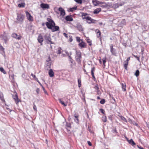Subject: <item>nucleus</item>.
Masks as SVG:
<instances>
[{"mask_svg":"<svg viewBox=\"0 0 149 149\" xmlns=\"http://www.w3.org/2000/svg\"><path fill=\"white\" fill-rule=\"evenodd\" d=\"M24 18L25 16L23 14L17 13L16 22L18 23L22 24L23 23Z\"/></svg>","mask_w":149,"mask_h":149,"instance_id":"f257e3e1","label":"nucleus"},{"mask_svg":"<svg viewBox=\"0 0 149 149\" xmlns=\"http://www.w3.org/2000/svg\"><path fill=\"white\" fill-rule=\"evenodd\" d=\"M76 56L75 57L76 60L79 64L81 63V52L79 51H76Z\"/></svg>","mask_w":149,"mask_h":149,"instance_id":"f03ea898","label":"nucleus"},{"mask_svg":"<svg viewBox=\"0 0 149 149\" xmlns=\"http://www.w3.org/2000/svg\"><path fill=\"white\" fill-rule=\"evenodd\" d=\"M44 37L48 43L50 44H52L53 43L51 40V39L50 37V35L46 34L45 35Z\"/></svg>","mask_w":149,"mask_h":149,"instance_id":"7ed1b4c3","label":"nucleus"},{"mask_svg":"<svg viewBox=\"0 0 149 149\" xmlns=\"http://www.w3.org/2000/svg\"><path fill=\"white\" fill-rule=\"evenodd\" d=\"M15 95H13L12 97L13 99H14L16 104H18L19 102H20V100L19 99L18 95L17 93L15 92Z\"/></svg>","mask_w":149,"mask_h":149,"instance_id":"20e7f679","label":"nucleus"},{"mask_svg":"<svg viewBox=\"0 0 149 149\" xmlns=\"http://www.w3.org/2000/svg\"><path fill=\"white\" fill-rule=\"evenodd\" d=\"M81 17L83 19H86L87 20H88V18H90L91 17H89L88 15V14L86 13H81Z\"/></svg>","mask_w":149,"mask_h":149,"instance_id":"39448f33","label":"nucleus"},{"mask_svg":"<svg viewBox=\"0 0 149 149\" xmlns=\"http://www.w3.org/2000/svg\"><path fill=\"white\" fill-rule=\"evenodd\" d=\"M47 28L49 29H52V28L53 26H54L55 25H54L53 23H50L49 22H46L45 23Z\"/></svg>","mask_w":149,"mask_h":149,"instance_id":"423d86ee","label":"nucleus"},{"mask_svg":"<svg viewBox=\"0 0 149 149\" xmlns=\"http://www.w3.org/2000/svg\"><path fill=\"white\" fill-rule=\"evenodd\" d=\"M26 13L28 19L30 21H33V18L30 14L28 11H26Z\"/></svg>","mask_w":149,"mask_h":149,"instance_id":"0eeeda50","label":"nucleus"},{"mask_svg":"<svg viewBox=\"0 0 149 149\" xmlns=\"http://www.w3.org/2000/svg\"><path fill=\"white\" fill-rule=\"evenodd\" d=\"M11 36L17 39L18 40H20L21 39V36H20L17 35L15 33H13L11 35Z\"/></svg>","mask_w":149,"mask_h":149,"instance_id":"6e6552de","label":"nucleus"},{"mask_svg":"<svg viewBox=\"0 0 149 149\" xmlns=\"http://www.w3.org/2000/svg\"><path fill=\"white\" fill-rule=\"evenodd\" d=\"M58 10L60 12L61 15L64 16L65 14V10L62 7H60L58 9Z\"/></svg>","mask_w":149,"mask_h":149,"instance_id":"1a4fd4ad","label":"nucleus"},{"mask_svg":"<svg viewBox=\"0 0 149 149\" xmlns=\"http://www.w3.org/2000/svg\"><path fill=\"white\" fill-rule=\"evenodd\" d=\"M40 7L43 9H48L49 8V6L48 4L44 3L40 4Z\"/></svg>","mask_w":149,"mask_h":149,"instance_id":"9d476101","label":"nucleus"},{"mask_svg":"<svg viewBox=\"0 0 149 149\" xmlns=\"http://www.w3.org/2000/svg\"><path fill=\"white\" fill-rule=\"evenodd\" d=\"M38 42L41 43V45H42V42L43 41V39L42 36L40 34L38 36Z\"/></svg>","mask_w":149,"mask_h":149,"instance_id":"9b49d317","label":"nucleus"},{"mask_svg":"<svg viewBox=\"0 0 149 149\" xmlns=\"http://www.w3.org/2000/svg\"><path fill=\"white\" fill-rule=\"evenodd\" d=\"M59 29V28L58 26H53L52 28V29H51L52 32H54L57 31H58Z\"/></svg>","mask_w":149,"mask_h":149,"instance_id":"f8f14e48","label":"nucleus"},{"mask_svg":"<svg viewBox=\"0 0 149 149\" xmlns=\"http://www.w3.org/2000/svg\"><path fill=\"white\" fill-rule=\"evenodd\" d=\"M1 38L3 40L5 43H6L8 40V38L5 35H2L1 36Z\"/></svg>","mask_w":149,"mask_h":149,"instance_id":"ddd939ff","label":"nucleus"},{"mask_svg":"<svg viewBox=\"0 0 149 149\" xmlns=\"http://www.w3.org/2000/svg\"><path fill=\"white\" fill-rule=\"evenodd\" d=\"M65 20L67 21H72L73 20V19L71 15H68L65 17Z\"/></svg>","mask_w":149,"mask_h":149,"instance_id":"4468645a","label":"nucleus"},{"mask_svg":"<svg viewBox=\"0 0 149 149\" xmlns=\"http://www.w3.org/2000/svg\"><path fill=\"white\" fill-rule=\"evenodd\" d=\"M88 20H90V22L87 21V22L89 24H90L91 23H95V22L96 20L94 19H93L91 18V17L90 18H88Z\"/></svg>","mask_w":149,"mask_h":149,"instance_id":"2eb2a0df","label":"nucleus"},{"mask_svg":"<svg viewBox=\"0 0 149 149\" xmlns=\"http://www.w3.org/2000/svg\"><path fill=\"white\" fill-rule=\"evenodd\" d=\"M81 42L79 43L78 45L79 46L81 47V48H84L86 46V43L84 42L82 40H81Z\"/></svg>","mask_w":149,"mask_h":149,"instance_id":"dca6fc26","label":"nucleus"},{"mask_svg":"<svg viewBox=\"0 0 149 149\" xmlns=\"http://www.w3.org/2000/svg\"><path fill=\"white\" fill-rule=\"evenodd\" d=\"M74 116L75 118H74V121L76 123H78L79 122V120L78 119V118L79 117V115H78L77 114H74Z\"/></svg>","mask_w":149,"mask_h":149,"instance_id":"f3484780","label":"nucleus"},{"mask_svg":"<svg viewBox=\"0 0 149 149\" xmlns=\"http://www.w3.org/2000/svg\"><path fill=\"white\" fill-rule=\"evenodd\" d=\"M95 31L97 34V37L98 38H100L101 34V33L100 31L99 30L97 29L95 30Z\"/></svg>","mask_w":149,"mask_h":149,"instance_id":"a211bd4d","label":"nucleus"},{"mask_svg":"<svg viewBox=\"0 0 149 149\" xmlns=\"http://www.w3.org/2000/svg\"><path fill=\"white\" fill-rule=\"evenodd\" d=\"M110 51L112 54L115 55L116 54V53L115 52V50L113 48L112 45L110 46Z\"/></svg>","mask_w":149,"mask_h":149,"instance_id":"6ab92c4d","label":"nucleus"},{"mask_svg":"<svg viewBox=\"0 0 149 149\" xmlns=\"http://www.w3.org/2000/svg\"><path fill=\"white\" fill-rule=\"evenodd\" d=\"M101 11V9L100 8H97L94 10L93 11V13L94 14H97L100 12Z\"/></svg>","mask_w":149,"mask_h":149,"instance_id":"aec40b11","label":"nucleus"},{"mask_svg":"<svg viewBox=\"0 0 149 149\" xmlns=\"http://www.w3.org/2000/svg\"><path fill=\"white\" fill-rule=\"evenodd\" d=\"M49 76L51 77H52L54 76V73L52 69H51L49 70Z\"/></svg>","mask_w":149,"mask_h":149,"instance_id":"412c9836","label":"nucleus"},{"mask_svg":"<svg viewBox=\"0 0 149 149\" xmlns=\"http://www.w3.org/2000/svg\"><path fill=\"white\" fill-rule=\"evenodd\" d=\"M66 126L67 127V129L68 131H70V129L71 127L70 124L67 122L66 124Z\"/></svg>","mask_w":149,"mask_h":149,"instance_id":"4be33fe9","label":"nucleus"},{"mask_svg":"<svg viewBox=\"0 0 149 149\" xmlns=\"http://www.w3.org/2000/svg\"><path fill=\"white\" fill-rule=\"evenodd\" d=\"M77 28L80 31H83V29H82V26L80 25H77Z\"/></svg>","mask_w":149,"mask_h":149,"instance_id":"5701e85b","label":"nucleus"},{"mask_svg":"<svg viewBox=\"0 0 149 149\" xmlns=\"http://www.w3.org/2000/svg\"><path fill=\"white\" fill-rule=\"evenodd\" d=\"M121 86L123 91H125L126 90V86L125 84V83H122Z\"/></svg>","mask_w":149,"mask_h":149,"instance_id":"b1692460","label":"nucleus"},{"mask_svg":"<svg viewBox=\"0 0 149 149\" xmlns=\"http://www.w3.org/2000/svg\"><path fill=\"white\" fill-rule=\"evenodd\" d=\"M93 3V5L95 6H97V5H99V1L95 0H93L92 1Z\"/></svg>","mask_w":149,"mask_h":149,"instance_id":"393cba45","label":"nucleus"},{"mask_svg":"<svg viewBox=\"0 0 149 149\" xmlns=\"http://www.w3.org/2000/svg\"><path fill=\"white\" fill-rule=\"evenodd\" d=\"M129 143L132 146L135 145H136L135 143L133 141L132 139H131L129 141Z\"/></svg>","mask_w":149,"mask_h":149,"instance_id":"a878e982","label":"nucleus"},{"mask_svg":"<svg viewBox=\"0 0 149 149\" xmlns=\"http://www.w3.org/2000/svg\"><path fill=\"white\" fill-rule=\"evenodd\" d=\"M47 21H48V22H49V23H53V24L54 25H55V24L54 21L51 19L50 18H48L47 19Z\"/></svg>","mask_w":149,"mask_h":149,"instance_id":"bb28decb","label":"nucleus"},{"mask_svg":"<svg viewBox=\"0 0 149 149\" xmlns=\"http://www.w3.org/2000/svg\"><path fill=\"white\" fill-rule=\"evenodd\" d=\"M0 99L3 102H5V100L3 98V93L1 92L0 93Z\"/></svg>","mask_w":149,"mask_h":149,"instance_id":"cd10ccee","label":"nucleus"},{"mask_svg":"<svg viewBox=\"0 0 149 149\" xmlns=\"http://www.w3.org/2000/svg\"><path fill=\"white\" fill-rule=\"evenodd\" d=\"M58 100L59 101L60 103L62 105L64 106L65 107L67 106V104H65L63 101L61 100V99H58Z\"/></svg>","mask_w":149,"mask_h":149,"instance_id":"c85d7f7f","label":"nucleus"},{"mask_svg":"<svg viewBox=\"0 0 149 149\" xmlns=\"http://www.w3.org/2000/svg\"><path fill=\"white\" fill-rule=\"evenodd\" d=\"M0 71L4 74H6L7 73L5 71L4 69L2 67L0 68Z\"/></svg>","mask_w":149,"mask_h":149,"instance_id":"c756f323","label":"nucleus"},{"mask_svg":"<svg viewBox=\"0 0 149 149\" xmlns=\"http://www.w3.org/2000/svg\"><path fill=\"white\" fill-rule=\"evenodd\" d=\"M81 79H78V86L79 87H80L81 86Z\"/></svg>","mask_w":149,"mask_h":149,"instance_id":"7c9ffc66","label":"nucleus"},{"mask_svg":"<svg viewBox=\"0 0 149 149\" xmlns=\"http://www.w3.org/2000/svg\"><path fill=\"white\" fill-rule=\"evenodd\" d=\"M95 68L94 67H93V68H91V74L92 76H93L94 75V72L95 71Z\"/></svg>","mask_w":149,"mask_h":149,"instance_id":"2f4dec72","label":"nucleus"},{"mask_svg":"<svg viewBox=\"0 0 149 149\" xmlns=\"http://www.w3.org/2000/svg\"><path fill=\"white\" fill-rule=\"evenodd\" d=\"M77 9V6L74 7H73L71 8H70L69 9V11L70 12H72L74 10H76Z\"/></svg>","mask_w":149,"mask_h":149,"instance_id":"473e14b6","label":"nucleus"},{"mask_svg":"<svg viewBox=\"0 0 149 149\" xmlns=\"http://www.w3.org/2000/svg\"><path fill=\"white\" fill-rule=\"evenodd\" d=\"M125 63L124 64V67L125 69H126V70H127V66L128 65V62H126V61H125Z\"/></svg>","mask_w":149,"mask_h":149,"instance_id":"72a5a7b5","label":"nucleus"},{"mask_svg":"<svg viewBox=\"0 0 149 149\" xmlns=\"http://www.w3.org/2000/svg\"><path fill=\"white\" fill-rule=\"evenodd\" d=\"M102 120L104 122H106L107 121V118L106 116H103L102 117Z\"/></svg>","mask_w":149,"mask_h":149,"instance_id":"f704fd0d","label":"nucleus"},{"mask_svg":"<svg viewBox=\"0 0 149 149\" xmlns=\"http://www.w3.org/2000/svg\"><path fill=\"white\" fill-rule=\"evenodd\" d=\"M139 72L138 70H137L135 73L134 75L137 77L139 76Z\"/></svg>","mask_w":149,"mask_h":149,"instance_id":"c9c22d12","label":"nucleus"},{"mask_svg":"<svg viewBox=\"0 0 149 149\" xmlns=\"http://www.w3.org/2000/svg\"><path fill=\"white\" fill-rule=\"evenodd\" d=\"M25 4L24 3H22L21 4H19L18 5V7L19 8L24 7Z\"/></svg>","mask_w":149,"mask_h":149,"instance_id":"e433bc0d","label":"nucleus"},{"mask_svg":"<svg viewBox=\"0 0 149 149\" xmlns=\"http://www.w3.org/2000/svg\"><path fill=\"white\" fill-rule=\"evenodd\" d=\"M74 1L78 3L81 4L82 2V0H74Z\"/></svg>","mask_w":149,"mask_h":149,"instance_id":"4c0bfd02","label":"nucleus"},{"mask_svg":"<svg viewBox=\"0 0 149 149\" xmlns=\"http://www.w3.org/2000/svg\"><path fill=\"white\" fill-rule=\"evenodd\" d=\"M128 121L131 124H132V123H135V121H132L131 120V119L130 118H129L128 119Z\"/></svg>","mask_w":149,"mask_h":149,"instance_id":"58836bf2","label":"nucleus"},{"mask_svg":"<svg viewBox=\"0 0 149 149\" xmlns=\"http://www.w3.org/2000/svg\"><path fill=\"white\" fill-rule=\"evenodd\" d=\"M51 61L48 62L47 63V66H48L49 68H50L51 65Z\"/></svg>","mask_w":149,"mask_h":149,"instance_id":"ea45409f","label":"nucleus"},{"mask_svg":"<svg viewBox=\"0 0 149 149\" xmlns=\"http://www.w3.org/2000/svg\"><path fill=\"white\" fill-rule=\"evenodd\" d=\"M105 102V100L104 99H102L100 102V103L102 104H104Z\"/></svg>","mask_w":149,"mask_h":149,"instance_id":"a19ab883","label":"nucleus"},{"mask_svg":"<svg viewBox=\"0 0 149 149\" xmlns=\"http://www.w3.org/2000/svg\"><path fill=\"white\" fill-rule=\"evenodd\" d=\"M100 111L103 114L105 115V111L102 109H100Z\"/></svg>","mask_w":149,"mask_h":149,"instance_id":"79ce46f5","label":"nucleus"},{"mask_svg":"<svg viewBox=\"0 0 149 149\" xmlns=\"http://www.w3.org/2000/svg\"><path fill=\"white\" fill-rule=\"evenodd\" d=\"M121 118L122 120L125 121L126 122H127V121L126 118L122 116H121Z\"/></svg>","mask_w":149,"mask_h":149,"instance_id":"37998d69","label":"nucleus"},{"mask_svg":"<svg viewBox=\"0 0 149 149\" xmlns=\"http://www.w3.org/2000/svg\"><path fill=\"white\" fill-rule=\"evenodd\" d=\"M132 55L135 58H137V60L138 61H140V59L139 57H138L137 56L135 55L134 54H132Z\"/></svg>","mask_w":149,"mask_h":149,"instance_id":"c03bdc74","label":"nucleus"},{"mask_svg":"<svg viewBox=\"0 0 149 149\" xmlns=\"http://www.w3.org/2000/svg\"><path fill=\"white\" fill-rule=\"evenodd\" d=\"M0 50H1L3 51H4V49L3 48V47L0 44Z\"/></svg>","mask_w":149,"mask_h":149,"instance_id":"a18cd8bd","label":"nucleus"},{"mask_svg":"<svg viewBox=\"0 0 149 149\" xmlns=\"http://www.w3.org/2000/svg\"><path fill=\"white\" fill-rule=\"evenodd\" d=\"M41 87H42V89H43V90L44 91L45 93L46 94H47V91L45 90L44 87L42 85V86H41Z\"/></svg>","mask_w":149,"mask_h":149,"instance_id":"49530a36","label":"nucleus"},{"mask_svg":"<svg viewBox=\"0 0 149 149\" xmlns=\"http://www.w3.org/2000/svg\"><path fill=\"white\" fill-rule=\"evenodd\" d=\"M76 39L77 40L78 42H80V39L79 37H76Z\"/></svg>","mask_w":149,"mask_h":149,"instance_id":"de8ad7c7","label":"nucleus"},{"mask_svg":"<svg viewBox=\"0 0 149 149\" xmlns=\"http://www.w3.org/2000/svg\"><path fill=\"white\" fill-rule=\"evenodd\" d=\"M50 61H51V59H50V56H48V58L46 60V62H50Z\"/></svg>","mask_w":149,"mask_h":149,"instance_id":"09e8293b","label":"nucleus"},{"mask_svg":"<svg viewBox=\"0 0 149 149\" xmlns=\"http://www.w3.org/2000/svg\"><path fill=\"white\" fill-rule=\"evenodd\" d=\"M35 80L38 82V83L41 86H42V84L40 82V81L38 80V78H36Z\"/></svg>","mask_w":149,"mask_h":149,"instance_id":"8fccbe9b","label":"nucleus"},{"mask_svg":"<svg viewBox=\"0 0 149 149\" xmlns=\"http://www.w3.org/2000/svg\"><path fill=\"white\" fill-rule=\"evenodd\" d=\"M33 109L34 110L36 111L37 110V108H36V106L34 104H33Z\"/></svg>","mask_w":149,"mask_h":149,"instance_id":"3c124183","label":"nucleus"},{"mask_svg":"<svg viewBox=\"0 0 149 149\" xmlns=\"http://www.w3.org/2000/svg\"><path fill=\"white\" fill-rule=\"evenodd\" d=\"M31 75L35 79V80L36 79V78H37L36 77L35 75L33 74L32 73Z\"/></svg>","mask_w":149,"mask_h":149,"instance_id":"603ef678","label":"nucleus"},{"mask_svg":"<svg viewBox=\"0 0 149 149\" xmlns=\"http://www.w3.org/2000/svg\"><path fill=\"white\" fill-rule=\"evenodd\" d=\"M102 61H103V64L104 65V66L105 63L106 62V61L105 59H102Z\"/></svg>","mask_w":149,"mask_h":149,"instance_id":"864d4df0","label":"nucleus"},{"mask_svg":"<svg viewBox=\"0 0 149 149\" xmlns=\"http://www.w3.org/2000/svg\"><path fill=\"white\" fill-rule=\"evenodd\" d=\"M10 77L12 79L14 80V74H12L10 76Z\"/></svg>","mask_w":149,"mask_h":149,"instance_id":"5fc2aeb1","label":"nucleus"},{"mask_svg":"<svg viewBox=\"0 0 149 149\" xmlns=\"http://www.w3.org/2000/svg\"><path fill=\"white\" fill-rule=\"evenodd\" d=\"M112 132L113 133H117L116 129L115 128L114 130H112Z\"/></svg>","mask_w":149,"mask_h":149,"instance_id":"6e6d98bb","label":"nucleus"},{"mask_svg":"<svg viewBox=\"0 0 149 149\" xmlns=\"http://www.w3.org/2000/svg\"><path fill=\"white\" fill-rule=\"evenodd\" d=\"M87 143L89 146H91L92 145V143L89 141H88Z\"/></svg>","mask_w":149,"mask_h":149,"instance_id":"4d7b16f0","label":"nucleus"},{"mask_svg":"<svg viewBox=\"0 0 149 149\" xmlns=\"http://www.w3.org/2000/svg\"><path fill=\"white\" fill-rule=\"evenodd\" d=\"M95 90H97L99 89V87L97 85L95 86Z\"/></svg>","mask_w":149,"mask_h":149,"instance_id":"13d9d810","label":"nucleus"},{"mask_svg":"<svg viewBox=\"0 0 149 149\" xmlns=\"http://www.w3.org/2000/svg\"><path fill=\"white\" fill-rule=\"evenodd\" d=\"M87 41L88 43H91V41L89 39H87Z\"/></svg>","mask_w":149,"mask_h":149,"instance_id":"bf43d9fd","label":"nucleus"},{"mask_svg":"<svg viewBox=\"0 0 149 149\" xmlns=\"http://www.w3.org/2000/svg\"><path fill=\"white\" fill-rule=\"evenodd\" d=\"M63 34L64 36L65 37L68 38V35L66 33H63Z\"/></svg>","mask_w":149,"mask_h":149,"instance_id":"052dcab7","label":"nucleus"},{"mask_svg":"<svg viewBox=\"0 0 149 149\" xmlns=\"http://www.w3.org/2000/svg\"><path fill=\"white\" fill-rule=\"evenodd\" d=\"M61 53V50L59 49L57 51V54H60Z\"/></svg>","mask_w":149,"mask_h":149,"instance_id":"680f3d73","label":"nucleus"},{"mask_svg":"<svg viewBox=\"0 0 149 149\" xmlns=\"http://www.w3.org/2000/svg\"><path fill=\"white\" fill-rule=\"evenodd\" d=\"M36 91L37 93H38L39 91V88H37Z\"/></svg>","mask_w":149,"mask_h":149,"instance_id":"e2e57ef3","label":"nucleus"},{"mask_svg":"<svg viewBox=\"0 0 149 149\" xmlns=\"http://www.w3.org/2000/svg\"><path fill=\"white\" fill-rule=\"evenodd\" d=\"M70 61V63H73V59L71 58L69 60Z\"/></svg>","mask_w":149,"mask_h":149,"instance_id":"0e129e2a","label":"nucleus"},{"mask_svg":"<svg viewBox=\"0 0 149 149\" xmlns=\"http://www.w3.org/2000/svg\"><path fill=\"white\" fill-rule=\"evenodd\" d=\"M130 57L128 58L126 61V62H128V61L130 60Z\"/></svg>","mask_w":149,"mask_h":149,"instance_id":"69168bd1","label":"nucleus"},{"mask_svg":"<svg viewBox=\"0 0 149 149\" xmlns=\"http://www.w3.org/2000/svg\"><path fill=\"white\" fill-rule=\"evenodd\" d=\"M65 53H66V54L68 55H68H70V54L67 51H65Z\"/></svg>","mask_w":149,"mask_h":149,"instance_id":"338daca9","label":"nucleus"},{"mask_svg":"<svg viewBox=\"0 0 149 149\" xmlns=\"http://www.w3.org/2000/svg\"><path fill=\"white\" fill-rule=\"evenodd\" d=\"M92 76V77H93V80H94V81H95V80L96 79H95V76H94V75H93Z\"/></svg>","mask_w":149,"mask_h":149,"instance_id":"774afa93","label":"nucleus"}]
</instances>
